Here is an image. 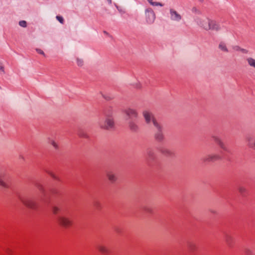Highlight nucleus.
Masks as SVG:
<instances>
[{
  "instance_id": "0eeeda50",
  "label": "nucleus",
  "mask_w": 255,
  "mask_h": 255,
  "mask_svg": "<svg viewBox=\"0 0 255 255\" xmlns=\"http://www.w3.org/2000/svg\"><path fill=\"white\" fill-rule=\"evenodd\" d=\"M146 22L149 24H152L155 19V14L151 8H147L145 10Z\"/></svg>"
},
{
  "instance_id": "6e6552de",
  "label": "nucleus",
  "mask_w": 255,
  "mask_h": 255,
  "mask_svg": "<svg viewBox=\"0 0 255 255\" xmlns=\"http://www.w3.org/2000/svg\"><path fill=\"white\" fill-rule=\"evenodd\" d=\"M155 158L156 156L154 151L151 149H148L146 151V161L148 166L152 165V162L155 159Z\"/></svg>"
},
{
  "instance_id": "2f4dec72",
  "label": "nucleus",
  "mask_w": 255,
  "mask_h": 255,
  "mask_svg": "<svg viewBox=\"0 0 255 255\" xmlns=\"http://www.w3.org/2000/svg\"><path fill=\"white\" fill-rule=\"evenodd\" d=\"M36 51L39 54H40L44 55V52L41 49H36Z\"/></svg>"
},
{
  "instance_id": "6ab92c4d",
  "label": "nucleus",
  "mask_w": 255,
  "mask_h": 255,
  "mask_svg": "<svg viewBox=\"0 0 255 255\" xmlns=\"http://www.w3.org/2000/svg\"><path fill=\"white\" fill-rule=\"evenodd\" d=\"M35 186L38 189V190L41 192V193L43 194H45V191L44 189L41 184H40L39 183L36 182L35 183Z\"/></svg>"
},
{
  "instance_id": "c9c22d12",
  "label": "nucleus",
  "mask_w": 255,
  "mask_h": 255,
  "mask_svg": "<svg viewBox=\"0 0 255 255\" xmlns=\"http://www.w3.org/2000/svg\"><path fill=\"white\" fill-rule=\"evenodd\" d=\"M0 70L2 71L3 73H4V67L2 66H0Z\"/></svg>"
},
{
  "instance_id": "4be33fe9",
  "label": "nucleus",
  "mask_w": 255,
  "mask_h": 255,
  "mask_svg": "<svg viewBox=\"0 0 255 255\" xmlns=\"http://www.w3.org/2000/svg\"><path fill=\"white\" fill-rule=\"evenodd\" d=\"M19 25L22 27H26L27 23L25 20H21L19 22Z\"/></svg>"
},
{
  "instance_id": "b1692460",
  "label": "nucleus",
  "mask_w": 255,
  "mask_h": 255,
  "mask_svg": "<svg viewBox=\"0 0 255 255\" xmlns=\"http://www.w3.org/2000/svg\"><path fill=\"white\" fill-rule=\"evenodd\" d=\"M77 64L79 66H82L83 65V61L82 59L77 58Z\"/></svg>"
},
{
  "instance_id": "e433bc0d",
  "label": "nucleus",
  "mask_w": 255,
  "mask_h": 255,
  "mask_svg": "<svg viewBox=\"0 0 255 255\" xmlns=\"http://www.w3.org/2000/svg\"><path fill=\"white\" fill-rule=\"evenodd\" d=\"M148 1V2L151 4L152 5V3H153L154 2L152 1V0H147Z\"/></svg>"
},
{
  "instance_id": "5701e85b",
  "label": "nucleus",
  "mask_w": 255,
  "mask_h": 255,
  "mask_svg": "<svg viewBox=\"0 0 255 255\" xmlns=\"http://www.w3.org/2000/svg\"><path fill=\"white\" fill-rule=\"evenodd\" d=\"M245 253L246 255H253V252L249 249H246Z\"/></svg>"
},
{
  "instance_id": "423d86ee",
  "label": "nucleus",
  "mask_w": 255,
  "mask_h": 255,
  "mask_svg": "<svg viewBox=\"0 0 255 255\" xmlns=\"http://www.w3.org/2000/svg\"><path fill=\"white\" fill-rule=\"evenodd\" d=\"M155 127L157 129V131L154 134V138L157 141L161 142L164 139L163 128L159 123H155Z\"/></svg>"
},
{
  "instance_id": "393cba45",
  "label": "nucleus",
  "mask_w": 255,
  "mask_h": 255,
  "mask_svg": "<svg viewBox=\"0 0 255 255\" xmlns=\"http://www.w3.org/2000/svg\"><path fill=\"white\" fill-rule=\"evenodd\" d=\"M56 19L62 24L64 23V19L62 16L57 15L56 16Z\"/></svg>"
},
{
  "instance_id": "f8f14e48",
  "label": "nucleus",
  "mask_w": 255,
  "mask_h": 255,
  "mask_svg": "<svg viewBox=\"0 0 255 255\" xmlns=\"http://www.w3.org/2000/svg\"><path fill=\"white\" fill-rule=\"evenodd\" d=\"M221 159V156L218 154H211L203 158L204 162H213Z\"/></svg>"
},
{
  "instance_id": "9d476101",
  "label": "nucleus",
  "mask_w": 255,
  "mask_h": 255,
  "mask_svg": "<svg viewBox=\"0 0 255 255\" xmlns=\"http://www.w3.org/2000/svg\"><path fill=\"white\" fill-rule=\"evenodd\" d=\"M158 150L162 154L166 157H172L174 155V153L171 150L162 146H159L158 147Z\"/></svg>"
},
{
  "instance_id": "bb28decb",
  "label": "nucleus",
  "mask_w": 255,
  "mask_h": 255,
  "mask_svg": "<svg viewBox=\"0 0 255 255\" xmlns=\"http://www.w3.org/2000/svg\"><path fill=\"white\" fill-rule=\"evenodd\" d=\"M49 142L55 148H58L57 143L53 140H50Z\"/></svg>"
},
{
  "instance_id": "f3484780",
  "label": "nucleus",
  "mask_w": 255,
  "mask_h": 255,
  "mask_svg": "<svg viewBox=\"0 0 255 255\" xmlns=\"http://www.w3.org/2000/svg\"><path fill=\"white\" fill-rule=\"evenodd\" d=\"M219 48L222 51L228 52L229 51L227 46L226 44L223 42H221L219 45Z\"/></svg>"
},
{
  "instance_id": "c756f323",
  "label": "nucleus",
  "mask_w": 255,
  "mask_h": 255,
  "mask_svg": "<svg viewBox=\"0 0 255 255\" xmlns=\"http://www.w3.org/2000/svg\"><path fill=\"white\" fill-rule=\"evenodd\" d=\"M152 5L162 6L163 5L162 3L159 2H154L153 3H152Z\"/></svg>"
},
{
  "instance_id": "f03ea898",
  "label": "nucleus",
  "mask_w": 255,
  "mask_h": 255,
  "mask_svg": "<svg viewBox=\"0 0 255 255\" xmlns=\"http://www.w3.org/2000/svg\"><path fill=\"white\" fill-rule=\"evenodd\" d=\"M52 210L53 213L55 214H58L59 212H61V215L58 217V221L61 225L67 227L71 225V221L68 218L64 216L60 207L53 206L52 207Z\"/></svg>"
},
{
  "instance_id": "58836bf2",
  "label": "nucleus",
  "mask_w": 255,
  "mask_h": 255,
  "mask_svg": "<svg viewBox=\"0 0 255 255\" xmlns=\"http://www.w3.org/2000/svg\"><path fill=\"white\" fill-rule=\"evenodd\" d=\"M109 4H112V0H107Z\"/></svg>"
},
{
  "instance_id": "dca6fc26",
  "label": "nucleus",
  "mask_w": 255,
  "mask_h": 255,
  "mask_svg": "<svg viewBox=\"0 0 255 255\" xmlns=\"http://www.w3.org/2000/svg\"><path fill=\"white\" fill-rule=\"evenodd\" d=\"M96 248L97 250L103 254H107L108 253L107 249L101 245H98Z\"/></svg>"
},
{
  "instance_id": "ea45409f",
  "label": "nucleus",
  "mask_w": 255,
  "mask_h": 255,
  "mask_svg": "<svg viewBox=\"0 0 255 255\" xmlns=\"http://www.w3.org/2000/svg\"><path fill=\"white\" fill-rule=\"evenodd\" d=\"M104 33H105V34H108V32H106V31H104Z\"/></svg>"
},
{
  "instance_id": "f257e3e1",
  "label": "nucleus",
  "mask_w": 255,
  "mask_h": 255,
  "mask_svg": "<svg viewBox=\"0 0 255 255\" xmlns=\"http://www.w3.org/2000/svg\"><path fill=\"white\" fill-rule=\"evenodd\" d=\"M112 112L110 108L108 109V111L105 110L104 115L106 117L105 121L100 120L99 122L100 127L103 129H111L114 127V121L112 116Z\"/></svg>"
},
{
  "instance_id": "a19ab883",
  "label": "nucleus",
  "mask_w": 255,
  "mask_h": 255,
  "mask_svg": "<svg viewBox=\"0 0 255 255\" xmlns=\"http://www.w3.org/2000/svg\"><path fill=\"white\" fill-rule=\"evenodd\" d=\"M53 192H54V193H57V191H56V190H54V191H53Z\"/></svg>"
},
{
  "instance_id": "cd10ccee",
  "label": "nucleus",
  "mask_w": 255,
  "mask_h": 255,
  "mask_svg": "<svg viewBox=\"0 0 255 255\" xmlns=\"http://www.w3.org/2000/svg\"><path fill=\"white\" fill-rule=\"evenodd\" d=\"M46 172L54 179H57L56 176L52 172L48 170H46Z\"/></svg>"
},
{
  "instance_id": "2eb2a0df",
  "label": "nucleus",
  "mask_w": 255,
  "mask_h": 255,
  "mask_svg": "<svg viewBox=\"0 0 255 255\" xmlns=\"http://www.w3.org/2000/svg\"><path fill=\"white\" fill-rule=\"evenodd\" d=\"M107 176L108 177L109 180L112 182H114L116 181L117 178L115 174L112 172H109L107 173Z\"/></svg>"
},
{
  "instance_id": "7c9ffc66",
  "label": "nucleus",
  "mask_w": 255,
  "mask_h": 255,
  "mask_svg": "<svg viewBox=\"0 0 255 255\" xmlns=\"http://www.w3.org/2000/svg\"><path fill=\"white\" fill-rule=\"evenodd\" d=\"M241 47L239 46H234L233 47V49L235 51H240Z\"/></svg>"
},
{
  "instance_id": "20e7f679",
  "label": "nucleus",
  "mask_w": 255,
  "mask_h": 255,
  "mask_svg": "<svg viewBox=\"0 0 255 255\" xmlns=\"http://www.w3.org/2000/svg\"><path fill=\"white\" fill-rule=\"evenodd\" d=\"M18 199L26 206L32 209H36L38 208V205L37 202L33 199L28 197H24L20 195L17 194Z\"/></svg>"
},
{
  "instance_id": "473e14b6",
  "label": "nucleus",
  "mask_w": 255,
  "mask_h": 255,
  "mask_svg": "<svg viewBox=\"0 0 255 255\" xmlns=\"http://www.w3.org/2000/svg\"><path fill=\"white\" fill-rule=\"evenodd\" d=\"M240 51L243 53L246 54L248 53V50H247L246 49H243L241 48Z\"/></svg>"
},
{
  "instance_id": "a211bd4d",
  "label": "nucleus",
  "mask_w": 255,
  "mask_h": 255,
  "mask_svg": "<svg viewBox=\"0 0 255 255\" xmlns=\"http://www.w3.org/2000/svg\"><path fill=\"white\" fill-rule=\"evenodd\" d=\"M249 65L255 68V59L253 58H248L247 59Z\"/></svg>"
},
{
  "instance_id": "9b49d317",
  "label": "nucleus",
  "mask_w": 255,
  "mask_h": 255,
  "mask_svg": "<svg viewBox=\"0 0 255 255\" xmlns=\"http://www.w3.org/2000/svg\"><path fill=\"white\" fill-rule=\"evenodd\" d=\"M124 112L130 119L136 118L138 117V113L134 109L129 108L125 109Z\"/></svg>"
},
{
  "instance_id": "aec40b11",
  "label": "nucleus",
  "mask_w": 255,
  "mask_h": 255,
  "mask_svg": "<svg viewBox=\"0 0 255 255\" xmlns=\"http://www.w3.org/2000/svg\"><path fill=\"white\" fill-rule=\"evenodd\" d=\"M143 210L145 212H146V213H149V214H151L153 213L152 209L150 207H145L143 208Z\"/></svg>"
},
{
  "instance_id": "412c9836",
  "label": "nucleus",
  "mask_w": 255,
  "mask_h": 255,
  "mask_svg": "<svg viewBox=\"0 0 255 255\" xmlns=\"http://www.w3.org/2000/svg\"><path fill=\"white\" fill-rule=\"evenodd\" d=\"M0 185L5 188L8 187V185L4 182L3 178L1 177H0Z\"/></svg>"
},
{
  "instance_id": "37998d69",
  "label": "nucleus",
  "mask_w": 255,
  "mask_h": 255,
  "mask_svg": "<svg viewBox=\"0 0 255 255\" xmlns=\"http://www.w3.org/2000/svg\"><path fill=\"white\" fill-rule=\"evenodd\" d=\"M117 232L119 233V231L118 230H116Z\"/></svg>"
},
{
  "instance_id": "ddd939ff",
  "label": "nucleus",
  "mask_w": 255,
  "mask_h": 255,
  "mask_svg": "<svg viewBox=\"0 0 255 255\" xmlns=\"http://www.w3.org/2000/svg\"><path fill=\"white\" fill-rule=\"evenodd\" d=\"M170 18L172 20L179 21L181 19V16L175 10L170 9Z\"/></svg>"
},
{
  "instance_id": "79ce46f5",
  "label": "nucleus",
  "mask_w": 255,
  "mask_h": 255,
  "mask_svg": "<svg viewBox=\"0 0 255 255\" xmlns=\"http://www.w3.org/2000/svg\"><path fill=\"white\" fill-rule=\"evenodd\" d=\"M198 0L200 1H203V0Z\"/></svg>"
},
{
  "instance_id": "72a5a7b5",
  "label": "nucleus",
  "mask_w": 255,
  "mask_h": 255,
  "mask_svg": "<svg viewBox=\"0 0 255 255\" xmlns=\"http://www.w3.org/2000/svg\"><path fill=\"white\" fill-rule=\"evenodd\" d=\"M248 140L249 141V144H250V146L252 147V145H251V137H248Z\"/></svg>"
},
{
  "instance_id": "4c0bfd02",
  "label": "nucleus",
  "mask_w": 255,
  "mask_h": 255,
  "mask_svg": "<svg viewBox=\"0 0 255 255\" xmlns=\"http://www.w3.org/2000/svg\"><path fill=\"white\" fill-rule=\"evenodd\" d=\"M81 136L86 138L88 137V135L85 133H83L82 135H81Z\"/></svg>"
},
{
  "instance_id": "39448f33",
  "label": "nucleus",
  "mask_w": 255,
  "mask_h": 255,
  "mask_svg": "<svg viewBox=\"0 0 255 255\" xmlns=\"http://www.w3.org/2000/svg\"><path fill=\"white\" fill-rule=\"evenodd\" d=\"M142 115L147 124H152L155 127V123H158L151 112L147 110L144 111L142 112Z\"/></svg>"
},
{
  "instance_id": "1a4fd4ad",
  "label": "nucleus",
  "mask_w": 255,
  "mask_h": 255,
  "mask_svg": "<svg viewBox=\"0 0 255 255\" xmlns=\"http://www.w3.org/2000/svg\"><path fill=\"white\" fill-rule=\"evenodd\" d=\"M212 138L214 141L225 151L230 153V150L227 148L220 137L218 136L213 135Z\"/></svg>"
},
{
  "instance_id": "7ed1b4c3",
  "label": "nucleus",
  "mask_w": 255,
  "mask_h": 255,
  "mask_svg": "<svg viewBox=\"0 0 255 255\" xmlns=\"http://www.w3.org/2000/svg\"><path fill=\"white\" fill-rule=\"evenodd\" d=\"M197 23L206 30H215L218 31L220 29V27L218 24L213 20H210L208 18L206 19L205 21L201 22L198 20Z\"/></svg>"
},
{
  "instance_id": "a878e982",
  "label": "nucleus",
  "mask_w": 255,
  "mask_h": 255,
  "mask_svg": "<svg viewBox=\"0 0 255 255\" xmlns=\"http://www.w3.org/2000/svg\"><path fill=\"white\" fill-rule=\"evenodd\" d=\"M192 11L193 12L196 13H198V14H200L201 13V12L196 7H193L192 8Z\"/></svg>"
},
{
  "instance_id": "f704fd0d",
  "label": "nucleus",
  "mask_w": 255,
  "mask_h": 255,
  "mask_svg": "<svg viewBox=\"0 0 255 255\" xmlns=\"http://www.w3.org/2000/svg\"><path fill=\"white\" fill-rule=\"evenodd\" d=\"M230 237H228L227 238V239H226L227 242L228 243V244L229 245H230Z\"/></svg>"
},
{
  "instance_id": "c85d7f7f",
  "label": "nucleus",
  "mask_w": 255,
  "mask_h": 255,
  "mask_svg": "<svg viewBox=\"0 0 255 255\" xmlns=\"http://www.w3.org/2000/svg\"><path fill=\"white\" fill-rule=\"evenodd\" d=\"M239 191L242 194L244 195L246 193V190L245 188L241 187L239 188Z\"/></svg>"
},
{
  "instance_id": "4468645a",
  "label": "nucleus",
  "mask_w": 255,
  "mask_h": 255,
  "mask_svg": "<svg viewBox=\"0 0 255 255\" xmlns=\"http://www.w3.org/2000/svg\"><path fill=\"white\" fill-rule=\"evenodd\" d=\"M128 126L130 129L132 131L136 132L139 130L138 126L133 121H130L128 123Z\"/></svg>"
},
{
  "instance_id": "c03bdc74",
  "label": "nucleus",
  "mask_w": 255,
  "mask_h": 255,
  "mask_svg": "<svg viewBox=\"0 0 255 255\" xmlns=\"http://www.w3.org/2000/svg\"><path fill=\"white\" fill-rule=\"evenodd\" d=\"M105 99H106L107 100H109V99H107L106 97H105Z\"/></svg>"
}]
</instances>
